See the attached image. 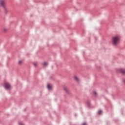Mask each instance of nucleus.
Instances as JSON below:
<instances>
[{
    "instance_id": "f03ea898",
    "label": "nucleus",
    "mask_w": 125,
    "mask_h": 125,
    "mask_svg": "<svg viewBox=\"0 0 125 125\" xmlns=\"http://www.w3.org/2000/svg\"><path fill=\"white\" fill-rule=\"evenodd\" d=\"M5 0H0V6L3 7L5 9H6V7H5Z\"/></svg>"
},
{
    "instance_id": "39448f33",
    "label": "nucleus",
    "mask_w": 125,
    "mask_h": 125,
    "mask_svg": "<svg viewBox=\"0 0 125 125\" xmlns=\"http://www.w3.org/2000/svg\"><path fill=\"white\" fill-rule=\"evenodd\" d=\"M74 80L77 82L78 83H79V82H80V80L79 79V78H78V77L77 76H74Z\"/></svg>"
},
{
    "instance_id": "2eb2a0df",
    "label": "nucleus",
    "mask_w": 125,
    "mask_h": 125,
    "mask_svg": "<svg viewBox=\"0 0 125 125\" xmlns=\"http://www.w3.org/2000/svg\"><path fill=\"white\" fill-rule=\"evenodd\" d=\"M124 83H125V80H124Z\"/></svg>"
},
{
    "instance_id": "4468645a",
    "label": "nucleus",
    "mask_w": 125,
    "mask_h": 125,
    "mask_svg": "<svg viewBox=\"0 0 125 125\" xmlns=\"http://www.w3.org/2000/svg\"><path fill=\"white\" fill-rule=\"evenodd\" d=\"M34 66H37V63H34Z\"/></svg>"
},
{
    "instance_id": "20e7f679",
    "label": "nucleus",
    "mask_w": 125,
    "mask_h": 125,
    "mask_svg": "<svg viewBox=\"0 0 125 125\" xmlns=\"http://www.w3.org/2000/svg\"><path fill=\"white\" fill-rule=\"evenodd\" d=\"M4 86H5V88H6V89H10V87H11L10 84H9L8 83H5Z\"/></svg>"
},
{
    "instance_id": "9d476101",
    "label": "nucleus",
    "mask_w": 125,
    "mask_h": 125,
    "mask_svg": "<svg viewBox=\"0 0 125 125\" xmlns=\"http://www.w3.org/2000/svg\"><path fill=\"white\" fill-rule=\"evenodd\" d=\"M93 94L94 95H96V94H97V93H96V92H93Z\"/></svg>"
},
{
    "instance_id": "ddd939ff",
    "label": "nucleus",
    "mask_w": 125,
    "mask_h": 125,
    "mask_svg": "<svg viewBox=\"0 0 125 125\" xmlns=\"http://www.w3.org/2000/svg\"><path fill=\"white\" fill-rule=\"evenodd\" d=\"M82 125H86V124H85V123H83V124H82Z\"/></svg>"
},
{
    "instance_id": "0eeeda50",
    "label": "nucleus",
    "mask_w": 125,
    "mask_h": 125,
    "mask_svg": "<svg viewBox=\"0 0 125 125\" xmlns=\"http://www.w3.org/2000/svg\"><path fill=\"white\" fill-rule=\"evenodd\" d=\"M3 9L5 13H7V12L8 11V10H7V8L6 7V9L5 8H3Z\"/></svg>"
},
{
    "instance_id": "f8f14e48",
    "label": "nucleus",
    "mask_w": 125,
    "mask_h": 125,
    "mask_svg": "<svg viewBox=\"0 0 125 125\" xmlns=\"http://www.w3.org/2000/svg\"><path fill=\"white\" fill-rule=\"evenodd\" d=\"M64 89L65 91H68V90H67V88H64Z\"/></svg>"
},
{
    "instance_id": "f257e3e1",
    "label": "nucleus",
    "mask_w": 125,
    "mask_h": 125,
    "mask_svg": "<svg viewBox=\"0 0 125 125\" xmlns=\"http://www.w3.org/2000/svg\"><path fill=\"white\" fill-rule=\"evenodd\" d=\"M120 36H115L112 37V42L113 44L116 45V44H118V43L120 42Z\"/></svg>"
},
{
    "instance_id": "423d86ee",
    "label": "nucleus",
    "mask_w": 125,
    "mask_h": 125,
    "mask_svg": "<svg viewBox=\"0 0 125 125\" xmlns=\"http://www.w3.org/2000/svg\"><path fill=\"white\" fill-rule=\"evenodd\" d=\"M47 87L48 89H51L52 86L50 84H49L47 85Z\"/></svg>"
},
{
    "instance_id": "6e6552de",
    "label": "nucleus",
    "mask_w": 125,
    "mask_h": 125,
    "mask_svg": "<svg viewBox=\"0 0 125 125\" xmlns=\"http://www.w3.org/2000/svg\"><path fill=\"white\" fill-rule=\"evenodd\" d=\"M102 113V110H99L98 112V114L99 115H101V114Z\"/></svg>"
},
{
    "instance_id": "7ed1b4c3",
    "label": "nucleus",
    "mask_w": 125,
    "mask_h": 125,
    "mask_svg": "<svg viewBox=\"0 0 125 125\" xmlns=\"http://www.w3.org/2000/svg\"><path fill=\"white\" fill-rule=\"evenodd\" d=\"M117 73H121V74H123L125 75V69L124 68H119L116 69Z\"/></svg>"
},
{
    "instance_id": "9b49d317",
    "label": "nucleus",
    "mask_w": 125,
    "mask_h": 125,
    "mask_svg": "<svg viewBox=\"0 0 125 125\" xmlns=\"http://www.w3.org/2000/svg\"><path fill=\"white\" fill-rule=\"evenodd\" d=\"M21 63H22V61H19V64H21Z\"/></svg>"
},
{
    "instance_id": "1a4fd4ad",
    "label": "nucleus",
    "mask_w": 125,
    "mask_h": 125,
    "mask_svg": "<svg viewBox=\"0 0 125 125\" xmlns=\"http://www.w3.org/2000/svg\"><path fill=\"white\" fill-rule=\"evenodd\" d=\"M47 65V63L46 62H44L43 63V66H46Z\"/></svg>"
}]
</instances>
